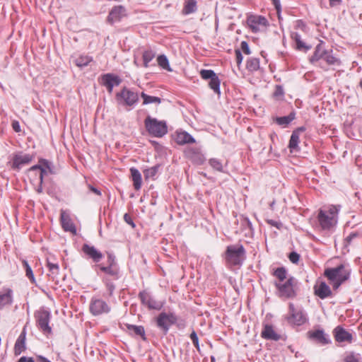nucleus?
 <instances>
[{
    "mask_svg": "<svg viewBox=\"0 0 362 362\" xmlns=\"http://www.w3.org/2000/svg\"><path fill=\"white\" fill-rule=\"evenodd\" d=\"M176 141L179 144H192L195 142V139L187 132H181L177 133Z\"/></svg>",
    "mask_w": 362,
    "mask_h": 362,
    "instance_id": "cd10ccee",
    "label": "nucleus"
},
{
    "mask_svg": "<svg viewBox=\"0 0 362 362\" xmlns=\"http://www.w3.org/2000/svg\"><path fill=\"white\" fill-rule=\"evenodd\" d=\"M37 325L39 329L45 334H50L52 328L49 326V321L51 319V313L46 310H39L35 313Z\"/></svg>",
    "mask_w": 362,
    "mask_h": 362,
    "instance_id": "9d476101",
    "label": "nucleus"
},
{
    "mask_svg": "<svg viewBox=\"0 0 362 362\" xmlns=\"http://www.w3.org/2000/svg\"><path fill=\"white\" fill-rule=\"evenodd\" d=\"M12 127H13V130L16 132H21L20 124H19V122L18 121H13L12 122Z\"/></svg>",
    "mask_w": 362,
    "mask_h": 362,
    "instance_id": "5fc2aeb1",
    "label": "nucleus"
},
{
    "mask_svg": "<svg viewBox=\"0 0 362 362\" xmlns=\"http://www.w3.org/2000/svg\"><path fill=\"white\" fill-rule=\"evenodd\" d=\"M39 192H41V188H38V190H37Z\"/></svg>",
    "mask_w": 362,
    "mask_h": 362,
    "instance_id": "338daca9",
    "label": "nucleus"
},
{
    "mask_svg": "<svg viewBox=\"0 0 362 362\" xmlns=\"http://www.w3.org/2000/svg\"><path fill=\"white\" fill-rule=\"evenodd\" d=\"M340 209V205H329L319 210L317 221L321 230L329 232L333 230L337 223Z\"/></svg>",
    "mask_w": 362,
    "mask_h": 362,
    "instance_id": "f03ea898",
    "label": "nucleus"
},
{
    "mask_svg": "<svg viewBox=\"0 0 362 362\" xmlns=\"http://www.w3.org/2000/svg\"><path fill=\"white\" fill-rule=\"evenodd\" d=\"M335 340L338 342L351 343L353 339L352 334L341 326H337L334 329Z\"/></svg>",
    "mask_w": 362,
    "mask_h": 362,
    "instance_id": "f3484780",
    "label": "nucleus"
},
{
    "mask_svg": "<svg viewBox=\"0 0 362 362\" xmlns=\"http://www.w3.org/2000/svg\"><path fill=\"white\" fill-rule=\"evenodd\" d=\"M209 163L213 169L218 172H224L223 164L220 160L217 158H211Z\"/></svg>",
    "mask_w": 362,
    "mask_h": 362,
    "instance_id": "a18cd8bd",
    "label": "nucleus"
},
{
    "mask_svg": "<svg viewBox=\"0 0 362 362\" xmlns=\"http://www.w3.org/2000/svg\"><path fill=\"white\" fill-rule=\"evenodd\" d=\"M121 81L119 78L112 74H106L102 76L101 83L105 86L110 93L112 92L113 88L118 86Z\"/></svg>",
    "mask_w": 362,
    "mask_h": 362,
    "instance_id": "2eb2a0df",
    "label": "nucleus"
},
{
    "mask_svg": "<svg viewBox=\"0 0 362 362\" xmlns=\"http://www.w3.org/2000/svg\"><path fill=\"white\" fill-rule=\"evenodd\" d=\"M96 267H99V269L105 272L107 274H109L113 276L115 279H119V271L116 266H113L112 263H110L108 266H100L95 265Z\"/></svg>",
    "mask_w": 362,
    "mask_h": 362,
    "instance_id": "c85d7f7f",
    "label": "nucleus"
},
{
    "mask_svg": "<svg viewBox=\"0 0 362 362\" xmlns=\"http://www.w3.org/2000/svg\"><path fill=\"white\" fill-rule=\"evenodd\" d=\"M190 339H191L193 344L194 345V346L197 349V351H200V348H199V339H198L197 333L194 331H193L191 333Z\"/></svg>",
    "mask_w": 362,
    "mask_h": 362,
    "instance_id": "de8ad7c7",
    "label": "nucleus"
},
{
    "mask_svg": "<svg viewBox=\"0 0 362 362\" xmlns=\"http://www.w3.org/2000/svg\"><path fill=\"white\" fill-rule=\"evenodd\" d=\"M305 130V128L303 127H300L296 129L294 132H298V135L300 136V133L303 132Z\"/></svg>",
    "mask_w": 362,
    "mask_h": 362,
    "instance_id": "e2e57ef3",
    "label": "nucleus"
},
{
    "mask_svg": "<svg viewBox=\"0 0 362 362\" xmlns=\"http://www.w3.org/2000/svg\"><path fill=\"white\" fill-rule=\"evenodd\" d=\"M272 4L274 6L277 13H279L281 10L280 0H272Z\"/></svg>",
    "mask_w": 362,
    "mask_h": 362,
    "instance_id": "864d4df0",
    "label": "nucleus"
},
{
    "mask_svg": "<svg viewBox=\"0 0 362 362\" xmlns=\"http://www.w3.org/2000/svg\"><path fill=\"white\" fill-rule=\"evenodd\" d=\"M110 306L103 300L92 298L90 303V311L93 315H100L110 313Z\"/></svg>",
    "mask_w": 362,
    "mask_h": 362,
    "instance_id": "f8f14e48",
    "label": "nucleus"
},
{
    "mask_svg": "<svg viewBox=\"0 0 362 362\" xmlns=\"http://www.w3.org/2000/svg\"><path fill=\"white\" fill-rule=\"evenodd\" d=\"M25 349V332L23 331L18 336L14 346L16 355L21 354Z\"/></svg>",
    "mask_w": 362,
    "mask_h": 362,
    "instance_id": "a878e982",
    "label": "nucleus"
},
{
    "mask_svg": "<svg viewBox=\"0 0 362 362\" xmlns=\"http://www.w3.org/2000/svg\"><path fill=\"white\" fill-rule=\"evenodd\" d=\"M13 303V291L9 288H5L0 291V310L4 307L11 305Z\"/></svg>",
    "mask_w": 362,
    "mask_h": 362,
    "instance_id": "aec40b11",
    "label": "nucleus"
},
{
    "mask_svg": "<svg viewBox=\"0 0 362 362\" xmlns=\"http://www.w3.org/2000/svg\"><path fill=\"white\" fill-rule=\"evenodd\" d=\"M127 16V10L123 6H115L110 11L107 16V22L113 24L121 21Z\"/></svg>",
    "mask_w": 362,
    "mask_h": 362,
    "instance_id": "ddd939ff",
    "label": "nucleus"
},
{
    "mask_svg": "<svg viewBox=\"0 0 362 362\" xmlns=\"http://www.w3.org/2000/svg\"><path fill=\"white\" fill-rule=\"evenodd\" d=\"M18 362H35L32 357L22 356Z\"/></svg>",
    "mask_w": 362,
    "mask_h": 362,
    "instance_id": "4d7b16f0",
    "label": "nucleus"
},
{
    "mask_svg": "<svg viewBox=\"0 0 362 362\" xmlns=\"http://www.w3.org/2000/svg\"><path fill=\"white\" fill-rule=\"evenodd\" d=\"M61 218V223L62 228L65 231L71 232L74 234H76V227L71 221V218L69 217V215L66 214L64 211H61L60 215Z\"/></svg>",
    "mask_w": 362,
    "mask_h": 362,
    "instance_id": "4be33fe9",
    "label": "nucleus"
},
{
    "mask_svg": "<svg viewBox=\"0 0 362 362\" xmlns=\"http://www.w3.org/2000/svg\"><path fill=\"white\" fill-rule=\"evenodd\" d=\"M240 48H241L242 51L245 54H250V48H249V45H248V44H247V42L246 41L241 42V43H240Z\"/></svg>",
    "mask_w": 362,
    "mask_h": 362,
    "instance_id": "8fccbe9b",
    "label": "nucleus"
},
{
    "mask_svg": "<svg viewBox=\"0 0 362 362\" xmlns=\"http://www.w3.org/2000/svg\"><path fill=\"white\" fill-rule=\"evenodd\" d=\"M329 4L332 6H336V5H338L340 4L341 2V0H329Z\"/></svg>",
    "mask_w": 362,
    "mask_h": 362,
    "instance_id": "680f3d73",
    "label": "nucleus"
},
{
    "mask_svg": "<svg viewBox=\"0 0 362 362\" xmlns=\"http://www.w3.org/2000/svg\"><path fill=\"white\" fill-rule=\"evenodd\" d=\"M224 258L228 265H240L245 258V250L242 245H228Z\"/></svg>",
    "mask_w": 362,
    "mask_h": 362,
    "instance_id": "20e7f679",
    "label": "nucleus"
},
{
    "mask_svg": "<svg viewBox=\"0 0 362 362\" xmlns=\"http://www.w3.org/2000/svg\"><path fill=\"white\" fill-rule=\"evenodd\" d=\"M273 274L277 279L274 285L279 297L284 300L294 298L297 296L298 280L293 276H288L284 267H278Z\"/></svg>",
    "mask_w": 362,
    "mask_h": 362,
    "instance_id": "f257e3e1",
    "label": "nucleus"
},
{
    "mask_svg": "<svg viewBox=\"0 0 362 362\" xmlns=\"http://www.w3.org/2000/svg\"><path fill=\"white\" fill-rule=\"evenodd\" d=\"M296 28H299L302 30H304L306 28V25L305 24L303 23V21L299 20V21H297L296 22Z\"/></svg>",
    "mask_w": 362,
    "mask_h": 362,
    "instance_id": "6e6d98bb",
    "label": "nucleus"
},
{
    "mask_svg": "<svg viewBox=\"0 0 362 362\" xmlns=\"http://www.w3.org/2000/svg\"><path fill=\"white\" fill-rule=\"evenodd\" d=\"M235 54L236 62H237L238 65H240L242 63L243 59L242 52L240 49H237L235 50Z\"/></svg>",
    "mask_w": 362,
    "mask_h": 362,
    "instance_id": "3c124183",
    "label": "nucleus"
},
{
    "mask_svg": "<svg viewBox=\"0 0 362 362\" xmlns=\"http://www.w3.org/2000/svg\"><path fill=\"white\" fill-rule=\"evenodd\" d=\"M144 123L148 132L156 137H162L168 132L167 125L164 121H159L148 116Z\"/></svg>",
    "mask_w": 362,
    "mask_h": 362,
    "instance_id": "423d86ee",
    "label": "nucleus"
},
{
    "mask_svg": "<svg viewBox=\"0 0 362 362\" xmlns=\"http://www.w3.org/2000/svg\"><path fill=\"white\" fill-rule=\"evenodd\" d=\"M82 251L95 263L99 262L103 257V255L101 252L98 250L94 246L88 244H84L83 245Z\"/></svg>",
    "mask_w": 362,
    "mask_h": 362,
    "instance_id": "dca6fc26",
    "label": "nucleus"
},
{
    "mask_svg": "<svg viewBox=\"0 0 362 362\" xmlns=\"http://www.w3.org/2000/svg\"><path fill=\"white\" fill-rule=\"evenodd\" d=\"M92 61V57L88 55H80L74 59V63L77 66L83 68L88 66Z\"/></svg>",
    "mask_w": 362,
    "mask_h": 362,
    "instance_id": "473e14b6",
    "label": "nucleus"
},
{
    "mask_svg": "<svg viewBox=\"0 0 362 362\" xmlns=\"http://www.w3.org/2000/svg\"><path fill=\"white\" fill-rule=\"evenodd\" d=\"M124 220L127 223L132 226L133 228L135 227L134 221H132L131 216L128 214H125L124 215Z\"/></svg>",
    "mask_w": 362,
    "mask_h": 362,
    "instance_id": "603ef678",
    "label": "nucleus"
},
{
    "mask_svg": "<svg viewBox=\"0 0 362 362\" xmlns=\"http://www.w3.org/2000/svg\"><path fill=\"white\" fill-rule=\"evenodd\" d=\"M197 11V1L195 0H187L182 9V13L189 15Z\"/></svg>",
    "mask_w": 362,
    "mask_h": 362,
    "instance_id": "72a5a7b5",
    "label": "nucleus"
},
{
    "mask_svg": "<svg viewBox=\"0 0 362 362\" xmlns=\"http://www.w3.org/2000/svg\"><path fill=\"white\" fill-rule=\"evenodd\" d=\"M116 98L120 105L130 108H134L139 100L137 92L126 87H124L120 92L116 94Z\"/></svg>",
    "mask_w": 362,
    "mask_h": 362,
    "instance_id": "0eeeda50",
    "label": "nucleus"
},
{
    "mask_svg": "<svg viewBox=\"0 0 362 362\" xmlns=\"http://www.w3.org/2000/svg\"><path fill=\"white\" fill-rule=\"evenodd\" d=\"M33 159L32 156L28 153H17L13 159V168H21L23 165L29 163Z\"/></svg>",
    "mask_w": 362,
    "mask_h": 362,
    "instance_id": "5701e85b",
    "label": "nucleus"
},
{
    "mask_svg": "<svg viewBox=\"0 0 362 362\" xmlns=\"http://www.w3.org/2000/svg\"><path fill=\"white\" fill-rule=\"evenodd\" d=\"M359 86H360V87H361V89H362V80L360 81Z\"/></svg>",
    "mask_w": 362,
    "mask_h": 362,
    "instance_id": "69168bd1",
    "label": "nucleus"
},
{
    "mask_svg": "<svg viewBox=\"0 0 362 362\" xmlns=\"http://www.w3.org/2000/svg\"><path fill=\"white\" fill-rule=\"evenodd\" d=\"M129 331L133 332L135 335L141 336L145 339V330L144 327L141 325H127Z\"/></svg>",
    "mask_w": 362,
    "mask_h": 362,
    "instance_id": "e433bc0d",
    "label": "nucleus"
},
{
    "mask_svg": "<svg viewBox=\"0 0 362 362\" xmlns=\"http://www.w3.org/2000/svg\"><path fill=\"white\" fill-rule=\"evenodd\" d=\"M308 335L311 339L322 345H326L331 342L328 334H325L322 329L310 331L308 332Z\"/></svg>",
    "mask_w": 362,
    "mask_h": 362,
    "instance_id": "a211bd4d",
    "label": "nucleus"
},
{
    "mask_svg": "<svg viewBox=\"0 0 362 362\" xmlns=\"http://www.w3.org/2000/svg\"><path fill=\"white\" fill-rule=\"evenodd\" d=\"M295 118V115L293 113L289 114L287 116L277 117L276 122L279 125L286 127Z\"/></svg>",
    "mask_w": 362,
    "mask_h": 362,
    "instance_id": "ea45409f",
    "label": "nucleus"
},
{
    "mask_svg": "<svg viewBox=\"0 0 362 362\" xmlns=\"http://www.w3.org/2000/svg\"><path fill=\"white\" fill-rule=\"evenodd\" d=\"M160 168L159 165H154L151 168H147L144 170V175L145 179H154L155 176L157 175L158 170Z\"/></svg>",
    "mask_w": 362,
    "mask_h": 362,
    "instance_id": "58836bf2",
    "label": "nucleus"
},
{
    "mask_svg": "<svg viewBox=\"0 0 362 362\" xmlns=\"http://www.w3.org/2000/svg\"><path fill=\"white\" fill-rule=\"evenodd\" d=\"M89 188L90 189L91 192H93V193L98 194V195H101V192L99 189H98L97 188L90 185L89 186Z\"/></svg>",
    "mask_w": 362,
    "mask_h": 362,
    "instance_id": "bf43d9fd",
    "label": "nucleus"
},
{
    "mask_svg": "<svg viewBox=\"0 0 362 362\" xmlns=\"http://www.w3.org/2000/svg\"><path fill=\"white\" fill-rule=\"evenodd\" d=\"M300 142V136L298 135V132H293L288 144V148L291 152H296L299 151L298 144Z\"/></svg>",
    "mask_w": 362,
    "mask_h": 362,
    "instance_id": "c756f323",
    "label": "nucleus"
},
{
    "mask_svg": "<svg viewBox=\"0 0 362 362\" xmlns=\"http://www.w3.org/2000/svg\"><path fill=\"white\" fill-rule=\"evenodd\" d=\"M37 361L38 362H51L49 360L42 356H38Z\"/></svg>",
    "mask_w": 362,
    "mask_h": 362,
    "instance_id": "052dcab7",
    "label": "nucleus"
},
{
    "mask_svg": "<svg viewBox=\"0 0 362 362\" xmlns=\"http://www.w3.org/2000/svg\"><path fill=\"white\" fill-rule=\"evenodd\" d=\"M41 165H35L32 166L30 168V171H36L39 173V178L40 181V184L42 183L43 177L45 174H47L46 169H48L51 172L50 169V163L46 160H42L40 161Z\"/></svg>",
    "mask_w": 362,
    "mask_h": 362,
    "instance_id": "b1692460",
    "label": "nucleus"
},
{
    "mask_svg": "<svg viewBox=\"0 0 362 362\" xmlns=\"http://www.w3.org/2000/svg\"><path fill=\"white\" fill-rule=\"evenodd\" d=\"M323 60H325L327 64L331 66H339L341 65L340 59L332 54V50H326V54L324 55Z\"/></svg>",
    "mask_w": 362,
    "mask_h": 362,
    "instance_id": "7c9ffc66",
    "label": "nucleus"
},
{
    "mask_svg": "<svg viewBox=\"0 0 362 362\" xmlns=\"http://www.w3.org/2000/svg\"><path fill=\"white\" fill-rule=\"evenodd\" d=\"M200 76L204 80H209V86L218 95L221 94V81L217 74L211 69H202L199 71Z\"/></svg>",
    "mask_w": 362,
    "mask_h": 362,
    "instance_id": "1a4fd4ad",
    "label": "nucleus"
},
{
    "mask_svg": "<svg viewBox=\"0 0 362 362\" xmlns=\"http://www.w3.org/2000/svg\"><path fill=\"white\" fill-rule=\"evenodd\" d=\"M261 337L264 339L276 341H279L281 338V336L275 332L274 327L269 324L263 325Z\"/></svg>",
    "mask_w": 362,
    "mask_h": 362,
    "instance_id": "6ab92c4d",
    "label": "nucleus"
},
{
    "mask_svg": "<svg viewBox=\"0 0 362 362\" xmlns=\"http://www.w3.org/2000/svg\"><path fill=\"white\" fill-rule=\"evenodd\" d=\"M139 297L143 305H146L149 310H160L163 307L165 302L157 300L146 291H141Z\"/></svg>",
    "mask_w": 362,
    "mask_h": 362,
    "instance_id": "9b49d317",
    "label": "nucleus"
},
{
    "mask_svg": "<svg viewBox=\"0 0 362 362\" xmlns=\"http://www.w3.org/2000/svg\"><path fill=\"white\" fill-rule=\"evenodd\" d=\"M286 320L291 325L300 326L308 322V317L303 307H296L293 303H290L288 305V315Z\"/></svg>",
    "mask_w": 362,
    "mask_h": 362,
    "instance_id": "39448f33",
    "label": "nucleus"
},
{
    "mask_svg": "<svg viewBox=\"0 0 362 362\" xmlns=\"http://www.w3.org/2000/svg\"><path fill=\"white\" fill-rule=\"evenodd\" d=\"M247 21L254 33L259 31L261 27H266L268 23L267 18L262 16L252 15L247 18Z\"/></svg>",
    "mask_w": 362,
    "mask_h": 362,
    "instance_id": "4468645a",
    "label": "nucleus"
},
{
    "mask_svg": "<svg viewBox=\"0 0 362 362\" xmlns=\"http://www.w3.org/2000/svg\"><path fill=\"white\" fill-rule=\"evenodd\" d=\"M141 97L143 98V105H148L151 103H157L160 104L161 103V99L158 97L151 96L146 94L144 92H141Z\"/></svg>",
    "mask_w": 362,
    "mask_h": 362,
    "instance_id": "4c0bfd02",
    "label": "nucleus"
},
{
    "mask_svg": "<svg viewBox=\"0 0 362 362\" xmlns=\"http://www.w3.org/2000/svg\"><path fill=\"white\" fill-rule=\"evenodd\" d=\"M315 293L321 299L332 296V291L329 286L324 281L320 282L314 287Z\"/></svg>",
    "mask_w": 362,
    "mask_h": 362,
    "instance_id": "412c9836",
    "label": "nucleus"
},
{
    "mask_svg": "<svg viewBox=\"0 0 362 362\" xmlns=\"http://www.w3.org/2000/svg\"><path fill=\"white\" fill-rule=\"evenodd\" d=\"M355 237H356V234L355 233H351L350 234L349 236H347L346 238V240L348 241H351L353 238H354Z\"/></svg>",
    "mask_w": 362,
    "mask_h": 362,
    "instance_id": "0e129e2a",
    "label": "nucleus"
},
{
    "mask_svg": "<svg viewBox=\"0 0 362 362\" xmlns=\"http://www.w3.org/2000/svg\"><path fill=\"white\" fill-rule=\"evenodd\" d=\"M200 162L202 163L203 162V158H200Z\"/></svg>",
    "mask_w": 362,
    "mask_h": 362,
    "instance_id": "774afa93",
    "label": "nucleus"
},
{
    "mask_svg": "<svg viewBox=\"0 0 362 362\" xmlns=\"http://www.w3.org/2000/svg\"><path fill=\"white\" fill-rule=\"evenodd\" d=\"M177 317L173 313H160L156 318L157 327L166 334L170 327L176 323Z\"/></svg>",
    "mask_w": 362,
    "mask_h": 362,
    "instance_id": "6e6552de",
    "label": "nucleus"
},
{
    "mask_svg": "<svg viewBox=\"0 0 362 362\" xmlns=\"http://www.w3.org/2000/svg\"><path fill=\"white\" fill-rule=\"evenodd\" d=\"M157 62H158V65L163 69H165L168 71H171V69L169 65L168 59L165 55H164V54L159 55L157 58Z\"/></svg>",
    "mask_w": 362,
    "mask_h": 362,
    "instance_id": "37998d69",
    "label": "nucleus"
},
{
    "mask_svg": "<svg viewBox=\"0 0 362 362\" xmlns=\"http://www.w3.org/2000/svg\"><path fill=\"white\" fill-rule=\"evenodd\" d=\"M289 260L293 263L297 264L300 259V255L296 252H291L288 255Z\"/></svg>",
    "mask_w": 362,
    "mask_h": 362,
    "instance_id": "09e8293b",
    "label": "nucleus"
},
{
    "mask_svg": "<svg viewBox=\"0 0 362 362\" xmlns=\"http://www.w3.org/2000/svg\"><path fill=\"white\" fill-rule=\"evenodd\" d=\"M47 267L49 269V273L48 274V276L52 279L55 280L59 274V267L58 264L52 263L47 261Z\"/></svg>",
    "mask_w": 362,
    "mask_h": 362,
    "instance_id": "f704fd0d",
    "label": "nucleus"
},
{
    "mask_svg": "<svg viewBox=\"0 0 362 362\" xmlns=\"http://www.w3.org/2000/svg\"><path fill=\"white\" fill-rule=\"evenodd\" d=\"M104 283L105 284L107 294H104L105 297H111L113 295L114 291L115 289V286L112 281L110 279L105 278L104 279Z\"/></svg>",
    "mask_w": 362,
    "mask_h": 362,
    "instance_id": "c03bdc74",
    "label": "nucleus"
},
{
    "mask_svg": "<svg viewBox=\"0 0 362 362\" xmlns=\"http://www.w3.org/2000/svg\"><path fill=\"white\" fill-rule=\"evenodd\" d=\"M291 38L296 43V49L298 50L308 51L311 48V46L307 45L302 40L299 33L293 32L291 33Z\"/></svg>",
    "mask_w": 362,
    "mask_h": 362,
    "instance_id": "bb28decb",
    "label": "nucleus"
},
{
    "mask_svg": "<svg viewBox=\"0 0 362 362\" xmlns=\"http://www.w3.org/2000/svg\"><path fill=\"white\" fill-rule=\"evenodd\" d=\"M155 53L152 50H146L143 53V61H144V66L145 67H148L149 65V63L153 60V59L155 57Z\"/></svg>",
    "mask_w": 362,
    "mask_h": 362,
    "instance_id": "79ce46f5",
    "label": "nucleus"
},
{
    "mask_svg": "<svg viewBox=\"0 0 362 362\" xmlns=\"http://www.w3.org/2000/svg\"><path fill=\"white\" fill-rule=\"evenodd\" d=\"M351 272V269L349 265L342 263L336 267L326 269L324 276L329 280L333 290H337L350 278Z\"/></svg>",
    "mask_w": 362,
    "mask_h": 362,
    "instance_id": "7ed1b4c3",
    "label": "nucleus"
},
{
    "mask_svg": "<svg viewBox=\"0 0 362 362\" xmlns=\"http://www.w3.org/2000/svg\"><path fill=\"white\" fill-rule=\"evenodd\" d=\"M130 173L134 189L136 190L140 189L142 185V178L141 173L138 169L135 168H131Z\"/></svg>",
    "mask_w": 362,
    "mask_h": 362,
    "instance_id": "393cba45",
    "label": "nucleus"
},
{
    "mask_svg": "<svg viewBox=\"0 0 362 362\" xmlns=\"http://www.w3.org/2000/svg\"><path fill=\"white\" fill-rule=\"evenodd\" d=\"M247 69L249 71H256L259 69V59L256 57H250L247 60Z\"/></svg>",
    "mask_w": 362,
    "mask_h": 362,
    "instance_id": "c9c22d12",
    "label": "nucleus"
},
{
    "mask_svg": "<svg viewBox=\"0 0 362 362\" xmlns=\"http://www.w3.org/2000/svg\"><path fill=\"white\" fill-rule=\"evenodd\" d=\"M325 54H326V50L322 49L321 45H318L315 48L313 55L310 58V62L315 64L320 59H323Z\"/></svg>",
    "mask_w": 362,
    "mask_h": 362,
    "instance_id": "2f4dec72",
    "label": "nucleus"
},
{
    "mask_svg": "<svg viewBox=\"0 0 362 362\" xmlns=\"http://www.w3.org/2000/svg\"><path fill=\"white\" fill-rule=\"evenodd\" d=\"M23 265L25 269V275L33 283L35 282V277L33 272V270L30 265L28 264L27 261H23Z\"/></svg>",
    "mask_w": 362,
    "mask_h": 362,
    "instance_id": "49530a36",
    "label": "nucleus"
},
{
    "mask_svg": "<svg viewBox=\"0 0 362 362\" xmlns=\"http://www.w3.org/2000/svg\"><path fill=\"white\" fill-rule=\"evenodd\" d=\"M344 362H361V356L359 354L347 352L344 357Z\"/></svg>",
    "mask_w": 362,
    "mask_h": 362,
    "instance_id": "a19ab883",
    "label": "nucleus"
},
{
    "mask_svg": "<svg viewBox=\"0 0 362 362\" xmlns=\"http://www.w3.org/2000/svg\"><path fill=\"white\" fill-rule=\"evenodd\" d=\"M107 257L109 264L112 263L113 266H115V256H113L112 254H109Z\"/></svg>",
    "mask_w": 362,
    "mask_h": 362,
    "instance_id": "13d9d810",
    "label": "nucleus"
}]
</instances>
